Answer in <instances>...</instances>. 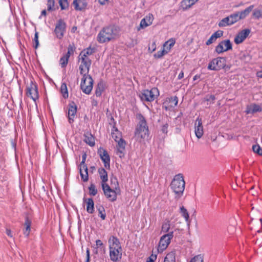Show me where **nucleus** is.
Returning a JSON list of instances; mask_svg holds the SVG:
<instances>
[{
  "label": "nucleus",
  "instance_id": "1",
  "mask_svg": "<svg viewBox=\"0 0 262 262\" xmlns=\"http://www.w3.org/2000/svg\"><path fill=\"white\" fill-rule=\"evenodd\" d=\"M253 8L254 6L251 5L243 11L231 14L223 18L219 22V27H225L234 24L239 20L244 19L248 15Z\"/></svg>",
  "mask_w": 262,
  "mask_h": 262
},
{
  "label": "nucleus",
  "instance_id": "2",
  "mask_svg": "<svg viewBox=\"0 0 262 262\" xmlns=\"http://www.w3.org/2000/svg\"><path fill=\"white\" fill-rule=\"evenodd\" d=\"M95 52V48H92L91 47L84 49L81 51L78 57V61L79 63V71L83 72L90 71L92 64L91 57Z\"/></svg>",
  "mask_w": 262,
  "mask_h": 262
},
{
  "label": "nucleus",
  "instance_id": "3",
  "mask_svg": "<svg viewBox=\"0 0 262 262\" xmlns=\"http://www.w3.org/2000/svg\"><path fill=\"white\" fill-rule=\"evenodd\" d=\"M110 259L114 262H116L121 259L122 249L119 239L112 236L108 239Z\"/></svg>",
  "mask_w": 262,
  "mask_h": 262
},
{
  "label": "nucleus",
  "instance_id": "4",
  "mask_svg": "<svg viewBox=\"0 0 262 262\" xmlns=\"http://www.w3.org/2000/svg\"><path fill=\"white\" fill-rule=\"evenodd\" d=\"M185 182L182 174H178L174 176L170 184L171 189L175 194V198L179 199L183 194L185 189Z\"/></svg>",
  "mask_w": 262,
  "mask_h": 262
},
{
  "label": "nucleus",
  "instance_id": "5",
  "mask_svg": "<svg viewBox=\"0 0 262 262\" xmlns=\"http://www.w3.org/2000/svg\"><path fill=\"white\" fill-rule=\"evenodd\" d=\"M136 117L139 122L136 129L135 136L138 138H145L148 135V128L146 121L144 117L141 114H138Z\"/></svg>",
  "mask_w": 262,
  "mask_h": 262
},
{
  "label": "nucleus",
  "instance_id": "6",
  "mask_svg": "<svg viewBox=\"0 0 262 262\" xmlns=\"http://www.w3.org/2000/svg\"><path fill=\"white\" fill-rule=\"evenodd\" d=\"M80 74L82 77L81 80L80 88L85 94H90L93 87V80L92 76L89 74V71L83 72L79 71Z\"/></svg>",
  "mask_w": 262,
  "mask_h": 262
},
{
  "label": "nucleus",
  "instance_id": "7",
  "mask_svg": "<svg viewBox=\"0 0 262 262\" xmlns=\"http://www.w3.org/2000/svg\"><path fill=\"white\" fill-rule=\"evenodd\" d=\"M116 29L112 26L104 28L98 35V41L102 43L114 39L116 36Z\"/></svg>",
  "mask_w": 262,
  "mask_h": 262
},
{
  "label": "nucleus",
  "instance_id": "8",
  "mask_svg": "<svg viewBox=\"0 0 262 262\" xmlns=\"http://www.w3.org/2000/svg\"><path fill=\"white\" fill-rule=\"evenodd\" d=\"M159 95L157 88H153L151 90H144L141 93L140 97L142 101L152 102Z\"/></svg>",
  "mask_w": 262,
  "mask_h": 262
},
{
  "label": "nucleus",
  "instance_id": "9",
  "mask_svg": "<svg viewBox=\"0 0 262 262\" xmlns=\"http://www.w3.org/2000/svg\"><path fill=\"white\" fill-rule=\"evenodd\" d=\"M26 95L30 98L34 102H36L39 98L38 86L34 80H31L30 83L26 86Z\"/></svg>",
  "mask_w": 262,
  "mask_h": 262
},
{
  "label": "nucleus",
  "instance_id": "10",
  "mask_svg": "<svg viewBox=\"0 0 262 262\" xmlns=\"http://www.w3.org/2000/svg\"><path fill=\"white\" fill-rule=\"evenodd\" d=\"M173 237V231H170L161 237L158 247V252L162 253L167 248Z\"/></svg>",
  "mask_w": 262,
  "mask_h": 262
},
{
  "label": "nucleus",
  "instance_id": "11",
  "mask_svg": "<svg viewBox=\"0 0 262 262\" xmlns=\"http://www.w3.org/2000/svg\"><path fill=\"white\" fill-rule=\"evenodd\" d=\"M226 60L224 57H219L213 59L208 64V69L212 71H219L225 67Z\"/></svg>",
  "mask_w": 262,
  "mask_h": 262
},
{
  "label": "nucleus",
  "instance_id": "12",
  "mask_svg": "<svg viewBox=\"0 0 262 262\" xmlns=\"http://www.w3.org/2000/svg\"><path fill=\"white\" fill-rule=\"evenodd\" d=\"M86 158V155L84 154L82 156V161L78 166L81 178L84 182L89 180L88 169L87 165L85 163Z\"/></svg>",
  "mask_w": 262,
  "mask_h": 262
},
{
  "label": "nucleus",
  "instance_id": "13",
  "mask_svg": "<svg viewBox=\"0 0 262 262\" xmlns=\"http://www.w3.org/2000/svg\"><path fill=\"white\" fill-rule=\"evenodd\" d=\"M66 29V23L61 19H59L56 24L54 29V33L56 36L59 39H61L64 36Z\"/></svg>",
  "mask_w": 262,
  "mask_h": 262
},
{
  "label": "nucleus",
  "instance_id": "14",
  "mask_svg": "<svg viewBox=\"0 0 262 262\" xmlns=\"http://www.w3.org/2000/svg\"><path fill=\"white\" fill-rule=\"evenodd\" d=\"M232 49V43L229 39H226L221 41L215 47V52L218 54L231 50Z\"/></svg>",
  "mask_w": 262,
  "mask_h": 262
},
{
  "label": "nucleus",
  "instance_id": "15",
  "mask_svg": "<svg viewBox=\"0 0 262 262\" xmlns=\"http://www.w3.org/2000/svg\"><path fill=\"white\" fill-rule=\"evenodd\" d=\"M102 189L106 198L111 202H114L117 199V192L115 190L111 188L107 184H102Z\"/></svg>",
  "mask_w": 262,
  "mask_h": 262
},
{
  "label": "nucleus",
  "instance_id": "16",
  "mask_svg": "<svg viewBox=\"0 0 262 262\" xmlns=\"http://www.w3.org/2000/svg\"><path fill=\"white\" fill-rule=\"evenodd\" d=\"M75 48L74 46L70 45L68 48V52L67 53L61 57L59 60L60 65L62 68H65L68 63L71 55L74 53Z\"/></svg>",
  "mask_w": 262,
  "mask_h": 262
},
{
  "label": "nucleus",
  "instance_id": "17",
  "mask_svg": "<svg viewBox=\"0 0 262 262\" xmlns=\"http://www.w3.org/2000/svg\"><path fill=\"white\" fill-rule=\"evenodd\" d=\"M250 33V30L245 29L239 31L235 36L234 41L235 44L238 45L242 43L248 36Z\"/></svg>",
  "mask_w": 262,
  "mask_h": 262
},
{
  "label": "nucleus",
  "instance_id": "18",
  "mask_svg": "<svg viewBox=\"0 0 262 262\" xmlns=\"http://www.w3.org/2000/svg\"><path fill=\"white\" fill-rule=\"evenodd\" d=\"M98 153L100 159L104 163V166L106 169L110 168V157L107 151L102 148L98 149Z\"/></svg>",
  "mask_w": 262,
  "mask_h": 262
},
{
  "label": "nucleus",
  "instance_id": "19",
  "mask_svg": "<svg viewBox=\"0 0 262 262\" xmlns=\"http://www.w3.org/2000/svg\"><path fill=\"white\" fill-rule=\"evenodd\" d=\"M154 20V15L151 13L148 14L143 19H141L138 30H140L141 29H145L146 27L150 26L152 24Z\"/></svg>",
  "mask_w": 262,
  "mask_h": 262
},
{
  "label": "nucleus",
  "instance_id": "20",
  "mask_svg": "<svg viewBox=\"0 0 262 262\" xmlns=\"http://www.w3.org/2000/svg\"><path fill=\"white\" fill-rule=\"evenodd\" d=\"M126 142L123 139H119L116 145V154L120 158L125 156Z\"/></svg>",
  "mask_w": 262,
  "mask_h": 262
},
{
  "label": "nucleus",
  "instance_id": "21",
  "mask_svg": "<svg viewBox=\"0 0 262 262\" xmlns=\"http://www.w3.org/2000/svg\"><path fill=\"white\" fill-rule=\"evenodd\" d=\"M194 132L196 137L200 139L204 134L203 126L202 124V121L201 118L198 117L195 120L194 125Z\"/></svg>",
  "mask_w": 262,
  "mask_h": 262
},
{
  "label": "nucleus",
  "instance_id": "22",
  "mask_svg": "<svg viewBox=\"0 0 262 262\" xmlns=\"http://www.w3.org/2000/svg\"><path fill=\"white\" fill-rule=\"evenodd\" d=\"M77 113V106L72 102L69 105L68 109V118L70 123H72L74 121V118Z\"/></svg>",
  "mask_w": 262,
  "mask_h": 262
},
{
  "label": "nucleus",
  "instance_id": "23",
  "mask_svg": "<svg viewBox=\"0 0 262 262\" xmlns=\"http://www.w3.org/2000/svg\"><path fill=\"white\" fill-rule=\"evenodd\" d=\"M261 111L262 108L259 105L253 103L247 106L245 112L247 114H254L257 112H261Z\"/></svg>",
  "mask_w": 262,
  "mask_h": 262
},
{
  "label": "nucleus",
  "instance_id": "24",
  "mask_svg": "<svg viewBox=\"0 0 262 262\" xmlns=\"http://www.w3.org/2000/svg\"><path fill=\"white\" fill-rule=\"evenodd\" d=\"M73 5L76 10L81 11L86 8L87 2L86 0H74Z\"/></svg>",
  "mask_w": 262,
  "mask_h": 262
},
{
  "label": "nucleus",
  "instance_id": "25",
  "mask_svg": "<svg viewBox=\"0 0 262 262\" xmlns=\"http://www.w3.org/2000/svg\"><path fill=\"white\" fill-rule=\"evenodd\" d=\"M83 202L86 205V211L89 213H93L94 212V203L92 198H84Z\"/></svg>",
  "mask_w": 262,
  "mask_h": 262
},
{
  "label": "nucleus",
  "instance_id": "26",
  "mask_svg": "<svg viewBox=\"0 0 262 262\" xmlns=\"http://www.w3.org/2000/svg\"><path fill=\"white\" fill-rule=\"evenodd\" d=\"M223 35V31L218 30L215 32L210 37V38L207 40L206 42V45L209 46L211 43H213L216 41L217 38L222 36Z\"/></svg>",
  "mask_w": 262,
  "mask_h": 262
},
{
  "label": "nucleus",
  "instance_id": "27",
  "mask_svg": "<svg viewBox=\"0 0 262 262\" xmlns=\"http://www.w3.org/2000/svg\"><path fill=\"white\" fill-rule=\"evenodd\" d=\"M199 0H183L181 2L180 7L183 10L189 9L195 4Z\"/></svg>",
  "mask_w": 262,
  "mask_h": 262
},
{
  "label": "nucleus",
  "instance_id": "28",
  "mask_svg": "<svg viewBox=\"0 0 262 262\" xmlns=\"http://www.w3.org/2000/svg\"><path fill=\"white\" fill-rule=\"evenodd\" d=\"M105 84L102 81H99L96 87L95 94L96 97H99L101 96L102 92L104 91Z\"/></svg>",
  "mask_w": 262,
  "mask_h": 262
},
{
  "label": "nucleus",
  "instance_id": "29",
  "mask_svg": "<svg viewBox=\"0 0 262 262\" xmlns=\"http://www.w3.org/2000/svg\"><path fill=\"white\" fill-rule=\"evenodd\" d=\"M171 229H172V228H171L170 221L169 220H165L162 223L161 232L168 233L170 231H173V230H170Z\"/></svg>",
  "mask_w": 262,
  "mask_h": 262
},
{
  "label": "nucleus",
  "instance_id": "30",
  "mask_svg": "<svg viewBox=\"0 0 262 262\" xmlns=\"http://www.w3.org/2000/svg\"><path fill=\"white\" fill-rule=\"evenodd\" d=\"M98 173L102 181V184H106V182L108 181L106 171L103 168H100L98 169Z\"/></svg>",
  "mask_w": 262,
  "mask_h": 262
},
{
  "label": "nucleus",
  "instance_id": "31",
  "mask_svg": "<svg viewBox=\"0 0 262 262\" xmlns=\"http://www.w3.org/2000/svg\"><path fill=\"white\" fill-rule=\"evenodd\" d=\"M176 43L175 39L171 38L169 39L168 40L166 41L163 45V48L166 51V52L168 53L169 52L171 48Z\"/></svg>",
  "mask_w": 262,
  "mask_h": 262
},
{
  "label": "nucleus",
  "instance_id": "32",
  "mask_svg": "<svg viewBox=\"0 0 262 262\" xmlns=\"http://www.w3.org/2000/svg\"><path fill=\"white\" fill-rule=\"evenodd\" d=\"M84 142L91 146L95 145V139L90 133H86L84 135Z\"/></svg>",
  "mask_w": 262,
  "mask_h": 262
},
{
  "label": "nucleus",
  "instance_id": "33",
  "mask_svg": "<svg viewBox=\"0 0 262 262\" xmlns=\"http://www.w3.org/2000/svg\"><path fill=\"white\" fill-rule=\"evenodd\" d=\"M24 225L25 228L23 232L24 235L28 237L31 231V221L28 218H26Z\"/></svg>",
  "mask_w": 262,
  "mask_h": 262
},
{
  "label": "nucleus",
  "instance_id": "34",
  "mask_svg": "<svg viewBox=\"0 0 262 262\" xmlns=\"http://www.w3.org/2000/svg\"><path fill=\"white\" fill-rule=\"evenodd\" d=\"M60 92L64 99L68 98L69 94L67 84L66 83H62L61 84L60 86Z\"/></svg>",
  "mask_w": 262,
  "mask_h": 262
},
{
  "label": "nucleus",
  "instance_id": "35",
  "mask_svg": "<svg viewBox=\"0 0 262 262\" xmlns=\"http://www.w3.org/2000/svg\"><path fill=\"white\" fill-rule=\"evenodd\" d=\"M96 208L99 212L98 215L102 220H104L106 217V213L104 208L102 205L97 206Z\"/></svg>",
  "mask_w": 262,
  "mask_h": 262
},
{
  "label": "nucleus",
  "instance_id": "36",
  "mask_svg": "<svg viewBox=\"0 0 262 262\" xmlns=\"http://www.w3.org/2000/svg\"><path fill=\"white\" fill-rule=\"evenodd\" d=\"M175 254L173 252L168 253L164 258V262H175Z\"/></svg>",
  "mask_w": 262,
  "mask_h": 262
},
{
  "label": "nucleus",
  "instance_id": "37",
  "mask_svg": "<svg viewBox=\"0 0 262 262\" xmlns=\"http://www.w3.org/2000/svg\"><path fill=\"white\" fill-rule=\"evenodd\" d=\"M88 189L89 190V194L91 195L95 196L97 194L98 191L96 186L94 184H91Z\"/></svg>",
  "mask_w": 262,
  "mask_h": 262
},
{
  "label": "nucleus",
  "instance_id": "38",
  "mask_svg": "<svg viewBox=\"0 0 262 262\" xmlns=\"http://www.w3.org/2000/svg\"><path fill=\"white\" fill-rule=\"evenodd\" d=\"M112 137L115 140L116 142L118 141L119 139H122L121 137V134L120 132L117 129H115V132L112 133Z\"/></svg>",
  "mask_w": 262,
  "mask_h": 262
},
{
  "label": "nucleus",
  "instance_id": "39",
  "mask_svg": "<svg viewBox=\"0 0 262 262\" xmlns=\"http://www.w3.org/2000/svg\"><path fill=\"white\" fill-rule=\"evenodd\" d=\"M181 213L182 216L185 219V221L188 222L189 219V215L186 209L183 206L181 207Z\"/></svg>",
  "mask_w": 262,
  "mask_h": 262
},
{
  "label": "nucleus",
  "instance_id": "40",
  "mask_svg": "<svg viewBox=\"0 0 262 262\" xmlns=\"http://www.w3.org/2000/svg\"><path fill=\"white\" fill-rule=\"evenodd\" d=\"M47 10L48 11H52L55 10V0H48Z\"/></svg>",
  "mask_w": 262,
  "mask_h": 262
},
{
  "label": "nucleus",
  "instance_id": "41",
  "mask_svg": "<svg viewBox=\"0 0 262 262\" xmlns=\"http://www.w3.org/2000/svg\"><path fill=\"white\" fill-rule=\"evenodd\" d=\"M167 53L166 51L163 48V49L159 51L157 53L154 55V56L156 59H159L162 58L164 55L166 54Z\"/></svg>",
  "mask_w": 262,
  "mask_h": 262
},
{
  "label": "nucleus",
  "instance_id": "42",
  "mask_svg": "<svg viewBox=\"0 0 262 262\" xmlns=\"http://www.w3.org/2000/svg\"><path fill=\"white\" fill-rule=\"evenodd\" d=\"M252 149L254 152L257 154L258 155H262V149L258 144L253 145Z\"/></svg>",
  "mask_w": 262,
  "mask_h": 262
},
{
  "label": "nucleus",
  "instance_id": "43",
  "mask_svg": "<svg viewBox=\"0 0 262 262\" xmlns=\"http://www.w3.org/2000/svg\"><path fill=\"white\" fill-rule=\"evenodd\" d=\"M169 103H171L170 106L174 107L177 105L178 103V98L177 96L172 97L168 99Z\"/></svg>",
  "mask_w": 262,
  "mask_h": 262
},
{
  "label": "nucleus",
  "instance_id": "44",
  "mask_svg": "<svg viewBox=\"0 0 262 262\" xmlns=\"http://www.w3.org/2000/svg\"><path fill=\"white\" fill-rule=\"evenodd\" d=\"M33 47L35 49H37L39 46V40H38V32L35 31L34 37L33 39Z\"/></svg>",
  "mask_w": 262,
  "mask_h": 262
},
{
  "label": "nucleus",
  "instance_id": "45",
  "mask_svg": "<svg viewBox=\"0 0 262 262\" xmlns=\"http://www.w3.org/2000/svg\"><path fill=\"white\" fill-rule=\"evenodd\" d=\"M59 3L62 10L67 9L69 6L68 0H59Z\"/></svg>",
  "mask_w": 262,
  "mask_h": 262
},
{
  "label": "nucleus",
  "instance_id": "46",
  "mask_svg": "<svg viewBox=\"0 0 262 262\" xmlns=\"http://www.w3.org/2000/svg\"><path fill=\"white\" fill-rule=\"evenodd\" d=\"M190 262H203V257L201 255L195 256Z\"/></svg>",
  "mask_w": 262,
  "mask_h": 262
},
{
  "label": "nucleus",
  "instance_id": "47",
  "mask_svg": "<svg viewBox=\"0 0 262 262\" xmlns=\"http://www.w3.org/2000/svg\"><path fill=\"white\" fill-rule=\"evenodd\" d=\"M98 3L101 6H107L113 3V0H97Z\"/></svg>",
  "mask_w": 262,
  "mask_h": 262
},
{
  "label": "nucleus",
  "instance_id": "48",
  "mask_svg": "<svg viewBox=\"0 0 262 262\" xmlns=\"http://www.w3.org/2000/svg\"><path fill=\"white\" fill-rule=\"evenodd\" d=\"M253 16L257 19L259 18L260 17H262L261 11L258 9L254 10Z\"/></svg>",
  "mask_w": 262,
  "mask_h": 262
},
{
  "label": "nucleus",
  "instance_id": "49",
  "mask_svg": "<svg viewBox=\"0 0 262 262\" xmlns=\"http://www.w3.org/2000/svg\"><path fill=\"white\" fill-rule=\"evenodd\" d=\"M156 49V44L155 42H152L150 46L148 48V50L151 52H153Z\"/></svg>",
  "mask_w": 262,
  "mask_h": 262
},
{
  "label": "nucleus",
  "instance_id": "50",
  "mask_svg": "<svg viewBox=\"0 0 262 262\" xmlns=\"http://www.w3.org/2000/svg\"><path fill=\"white\" fill-rule=\"evenodd\" d=\"M86 256L85 262H90V249L89 248L86 249Z\"/></svg>",
  "mask_w": 262,
  "mask_h": 262
},
{
  "label": "nucleus",
  "instance_id": "51",
  "mask_svg": "<svg viewBox=\"0 0 262 262\" xmlns=\"http://www.w3.org/2000/svg\"><path fill=\"white\" fill-rule=\"evenodd\" d=\"M168 125L167 124H165L163 125L162 128V130L163 133L166 134L167 133V129H168Z\"/></svg>",
  "mask_w": 262,
  "mask_h": 262
},
{
  "label": "nucleus",
  "instance_id": "52",
  "mask_svg": "<svg viewBox=\"0 0 262 262\" xmlns=\"http://www.w3.org/2000/svg\"><path fill=\"white\" fill-rule=\"evenodd\" d=\"M6 232L7 235L8 236H9L10 237H11V238L13 237V235H12V233L10 229H7Z\"/></svg>",
  "mask_w": 262,
  "mask_h": 262
},
{
  "label": "nucleus",
  "instance_id": "53",
  "mask_svg": "<svg viewBox=\"0 0 262 262\" xmlns=\"http://www.w3.org/2000/svg\"><path fill=\"white\" fill-rule=\"evenodd\" d=\"M96 246L97 247H101V246L103 245V243H102V241L100 239L96 240Z\"/></svg>",
  "mask_w": 262,
  "mask_h": 262
},
{
  "label": "nucleus",
  "instance_id": "54",
  "mask_svg": "<svg viewBox=\"0 0 262 262\" xmlns=\"http://www.w3.org/2000/svg\"><path fill=\"white\" fill-rule=\"evenodd\" d=\"M113 181H114V182L116 183V184L115 185V189L117 190V187L119 188V184H118V183L117 182V180L116 178H114L113 179H111V182H113Z\"/></svg>",
  "mask_w": 262,
  "mask_h": 262
},
{
  "label": "nucleus",
  "instance_id": "55",
  "mask_svg": "<svg viewBox=\"0 0 262 262\" xmlns=\"http://www.w3.org/2000/svg\"><path fill=\"white\" fill-rule=\"evenodd\" d=\"M156 257L157 256L156 255H152L146 261V262H154V259H152V257L153 258H156Z\"/></svg>",
  "mask_w": 262,
  "mask_h": 262
},
{
  "label": "nucleus",
  "instance_id": "56",
  "mask_svg": "<svg viewBox=\"0 0 262 262\" xmlns=\"http://www.w3.org/2000/svg\"><path fill=\"white\" fill-rule=\"evenodd\" d=\"M231 65H226V62L225 63V67L222 69H224L225 71H228L231 69Z\"/></svg>",
  "mask_w": 262,
  "mask_h": 262
},
{
  "label": "nucleus",
  "instance_id": "57",
  "mask_svg": "<svg viewBox=\"0 0 262 262\" xmlns=\"http://www.w3.org/2000/svg\"><path fill=\"white\" fill-rule=\"evenodd\" d=\"M184 77V72L183 71H181L179 75H178V79H181L182 78H183Z\"/></svg>",
  "mask_w": 262,
  "mask_h": 262
},
{
  "label": "nucleus",
  "instance_id": "58",
  "mask_svg": "<svg viewBox=\"0 0 262 262\" xmlns=\"http://www.w3.org/2000/svg\"><path fill=\"white\" fill-rule=\"evenodd\" d=\"M256 75L258 77L262 78V71L257 72Z\"/></svg>",
  "mask_w": 262,
  "mask_h": 262
},
{
  "label": "nucleus",
  "instance_id": "59",
  "mask_svg": "<svg viewBox=\"0 0 262 262\" xmlns=\"http://www.w3.org/2000/svg\"><path fill=\"white\" fill-rule=\"evenodd\" d=\"M200 77H201L200 75H198V74H197V75H195L193 77V80L194 81H195V80H196V79H198L200 78Z\"/></svg>",
  "mask_w": 262,
  "mask_h": 262
},
{
  "label": "nucleus",
  "instance_id": "60",
  "mask_svg": "<svg viewBox=\"0 0 262 262\" xmlns=\"http://www.w3.org/2000/svg\"><path fill=\"white\" fill-rule=\"evenodd\" d=\"M47 15V12L46 10H43L41 11V15L46 16Z\"/></svg>",
  "mask_w": 262,
  "mask_h": 262
},
{
  "label": "nucleus",
  "instance_id": "61",
  "mask_svg": "<svg viewBox=\"0 0 262 262\" xmlns=\"http://www.w3.org/2000/svg\"><path fill=\"white\" fill-rule=\"evenodd\" d=\"M90 169H92V171H93L94 170H95V167L94 166H91V167H90Z\"/></svg>",
  "mask_w": 262,
  "mask_h": 262
},
{
  "label": "nucleus",
  "instance_id": "62",
  "mask_svg": "<svg viewBox=\"0 0 262 262\" xmlns=\"http://www.w3.org/2000/svg\"><path fill=\"white\" fill-rule=\"evenodd\" d=\"M77 28L76 27H74L72 28V31L74 32L76 30Z\"/></svg>",
  "mask_w": 262,
  "mask_h": 262
},
{
  "label": "nucleus",
  "instance_id": "63",
  "mask_svg": "<svg viewBox=\"0 0 262 262\" xmlns=\"http://www.w3.org/2000/svg\"><path fill=\"white\" fill-rule=\"evenodd\" d=\"M211 98L212 99V100H214L215 99V97L213 96V95H211L210 96Z\"/></svg>",
  "mask_w": 262,
  "mask_h": 262
},
{
  "label": "nucleus",
  "instance_id": "64",
  "mask_svg": "<svg viewBox=\"0 0 262 262\" xmlns=\"http://www.w3.org/2000/svg\"><path fill=\"white\" fill-rule=\"evenodd\" d=\"M258 220H259V221L261 223V222H262V219H261V218H259Z\"/></svg>",
  "mask_w": 262,
  "mask_h": 262
}]
</instances>
